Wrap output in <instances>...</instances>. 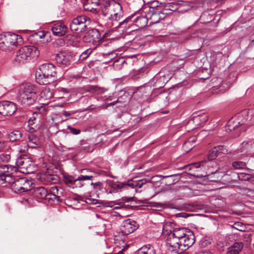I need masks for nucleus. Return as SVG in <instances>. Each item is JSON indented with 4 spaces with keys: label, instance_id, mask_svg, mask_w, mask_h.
I'll list each match as a JSON object with an SVG mask.
<instances>
[{
    "label": "nucleus",
    "instance_id": "obj_8",
    "mask_svg": "<svg viewBox=\"0 0 254 254\" xmlns=\"http://www.w3.org/2000/svg\"><path fill=\"white\" fill-rule=\"evenodd\" d=\"M90 19L84 15H81L74 18L69 25L71 31L79 33L85 31L87 26L90 23Z\"/></svg>",
    "mask_w": 254,
    "mask_h": 254
},
{
    "label": "nucleus",
    "instance_id": "obj_1",
    "mask_svg": "<svg viewBox=\"0 0 254 254\" xmlns=\"http://www.w3.org/2000/svg\"><path fill=\"white\" fill-rule=\"evenodd\" d=\"M100 11L108 21L107 27H113L117 22L122 19L124 11L121 4L115 0H103L101 3Z\"/></svg>",
    "mask_w": 254,
    "mask_h": 254
},
{
    "label": "nucleus",
    "instance_id": "obj_40",
    "mask_svg": "<svg viewBox=\"0 0 254 254\" xmlns=\"http://www.w3.org/2000/svg\"><path fill=\"white\" fill-rule=\"evenodd\" d=\"M218 151L216 147H214L208 153L207 158L209 160L215 159L219 155Z\"/></svg>",
    "mask_w": 254,
    "mask_h": 254
},
{
    "label": "nucleus",
    "instance_id": "obj_49",
    "mask_svg": "<svg viewBox=\"0 0 254 254\" xmlns=\"http://www.w3.org/2000/svg\"><path fill=\"white\" fill-rule=\"evenodd\" d=\"M93 178V176L91 175H80L78 178H77V180L78 182L83 181L85 180H91Z\"/></svg>",
    "mask_w": 254,
    "mask_h": 254
},
{
    "label": "nucleus",
    "instance_id": "obj_54",
    "mask_svg": "<svg viewBox=\"0 0 254 254\" xmlns=\"http://www.w3.org/2000/svg\"><path fill=\"white\" fill-rule=\"evenodd\" d=\"M124 183L125 184V186H127L132 189H135V180H129Z\"/></svg>",
    "mask_w": 254,
    "mask_h": 254
},
{
    "label": "nucleus",
    "instance_id": "obj_35",
    "mask_svg": "<svg viewBox=\"0 0 254 254\" xmlns=\"http://www.w3.org/2000/svg\"><path fill=\"white\" fill-rule=\"evenodd\" d=\"M40 96L44 100L50 99L53 97V92L49 88H45L41 92Z\"/></svg>",
    "mask_w": 254,
    "mask_h": 254
},
{
    "label": "nucleus",
    "instance_id": "obj_38",
    "mask_svg": "<svg viewBox=\"0 0 254 254\" xmlns=\"http://www.w3.org/2000/svg\"><path fill=\"white\" fill-rule=\"evenodd\" d=\"M238 177L239 180L243 181H248L251 182H254V175L241 173L238 174Z\"/></svg>",
    "mask_w": 254,
    "mask_h": 254
},
{
    "label": "nucleus",
    "instance_id": "obj_58",
    "mask_svg": "<svg viewBox=\"0 0 254 254\" xmlns=\"http://www.w3.org/2000/svg\"><path fill=\"white\" fill-rule=\"evenodd\" d=\"M5 143L4 142L0 141V151L4 147Z\"/></svg>",
    "mask_w": 254,
    "mask_h": 254
},
{
    "label": "nucleus",
    "instance_id": "obj_45",
    "mask_svg": "<svg viewBox=\"0 0 254 254\" xmlns=\"http://www.w3.org/2000/svg\"><path fill=\"white\" fill-rule=\"evenodd\" d=\"M219 154H227L228 153V150L227 147L224 145H218L216 146Z\"/></svg>",
    "mask_w": 254,
    "mask_h": 254
},
{
    "label": "nucleus",
    "instance_id": "obj_56",
    "mask_svg": "<svg viewBox=\"0 0 254 254\" xmlns=\"http://www.w3.org/2000/svg\"><path fill=\"white\" fill-rule=\"evenodd\" d=\"M72 113L69 112L64 111L62 113V115H64L66 117H68L71 115Z\"/></svg>",
    "mask_w": 254,
    "mask_h": 254
},
{
    "label": "nucleus",
    "instance_id": "obj_59",
    "mask_svg": "<svg viewBox=\"0 0 254 254\" xmlns=\"http://www.w3.org/2000/svg\"><path fill=\"white\" fill-rule=\"evenodd\" d=\"M56 198H54L53 196H48L46 198H45V199L48 200V201L51 200H54Z\"/></svg>",
    "mask_w": 254,
    "mask_h": 254
},
{
    "label": "nucleus",
    "instance_id": "obj_51",
    "mask_svg": "<svg viewBox=\"0 0 254 254\" xmlns=\"http://www.w3.org/2000/svg\"><path fill=\"white\" fill-rule=\"evenodd\" d=\"M91 185L93 186L94 189L96 190H101L103 188V184L100 182H98L95 183H92Z\"/></svg>",
    "mask_w": 254,
    "mask_h": 254
},
{
    "label": "nucleus",
    "instance_id": "obj_46",
    "mask_svg": "<svg viewBox=\"0 0 254 254\" xmlns=\"http://www.w3.org/2000/svg\"><path fill=\"white\" fill-rule=\"evenodd\" d=\"M92 53V50L90 49L85 50L83 52L79 58V60H83L86 59Z\"/></svg>",
    "mask_w": 254,
    "mask_h": 254
},
{
    "label": "nucleus",
    "instance_id": "obj_13",
    "mask_svg": "<svg viewBox=\"0 0 254 254\" xmlns=\"http://www.w3.org/2000/svg\"><path fill=\"white\" fill-rule=\"evenodd\" d=\"M17 110L16 104L8 101L0 102V114L4 116H11Z\"/></svg>",
    "mask_w": 254,
    "mask_h": 254
},
{
    "label": "nucleus",
    "instance_id": "obj_23",
    "mask_svg": "<svg viewBox=\"0 0 254 254\" xmlns=\"http://www.w3.org/2000/svg\"><path fill=\"white\" fill-rule=\"evenodd\" d=\"M34 195L37 199H45L49 196L47 190L42 187L36 188L34 189Z\"/></svg>",
    "mask_w": 254,
    "mask_h": 254
},
{
    "label": "nucleus",
    "instance_id": "obj_61",
    "mask_svg": "<svg viewBox=\"0 0 254 254\" xmlns=\"http://www.w3.org/2000/svg\"><path fill=\"white\" fill-rule=\"evenodd\" d=\"M118 100L116 101H114V102H113L112 103H110L109 104V106H113V105H115L117 102H118Z\"/></svg>",
    "mask_w": 254,
    "mask_h": 254
},
{
    "label": "nucleus",
    "instance_id": "obj_48",
    "mask_svg": "<svg viewBox=\"0 0 254 254\" xmlns=\"http://www.w3.org/2000/svg\"><path fill=\"white\" fill-rule=\"evenodd\" d=\"M233 227L240 231H245V226L243 225L242 223L239 222H235L234 224Z\"/></svg>",
    "mask_w": 254,
    "mask_h": 254
},
{
    "label": "nucleus",
    "instance_id": "obj_57",
    "mask_svg": "<svg viewBox=\"0 0 254 254\" xmlns=\"http://www.w3.org/2000/svg\"><path fill=\"white\" fill-rule=\"evenodd\" d=\"M81 182V181L78 182L75 184H74V185L75 186V187H79V188H80V187L83 186V184Z\"/></svg>",
    "mask_w": 254,
    "mask_h": 254
},
{
    "label": "nucleus",
    "instance_id": "obj_12",
    "mask_svg": "<svg viewBox=\"0 0 254 254\" xmlns=\"http://www.w3.org/2000/svg\"><path fill=\"white\" fill-rule=\"evenodd\" d=\"M55 60L59 64L67 66L75 61V56L69 52H61L56 54Z\"/></svg>",
    "mask_w": 254,
    "mask_h": 254
},
{
    "label": "nucleus",
    "instance_id": "obj_39",
    "mask_svg": "<svg viewBox=\"0 0 254 254\" xmlns=\"http://www.w3.org/2000/svg\"><path fill=\"white\" fill-rule=\"evenodd\" d=\"M64 180L66 184L73 185L78 182L77 178H75L73 176L70 175H64Z\"/></svg>",
    "mask_w": 254,
    "mask_h": 254
},
{
    "label": "nucleus",
    "instance_id": "obj_11",
    "mask_svg": "<svg viewBox=\"0 0 254 254\" xmlns=\"http://www.w3.org/2000/svg\"><path fill=\"white\" fill-rule=\"evenodd\" d=\"M208 120V115L206 113H202L193 116L187 123L191 129L197 128L203 125Z\"/></svg>",
    "mask_w": 254,
    "mask_h": 254
},
{
    "label": "nucleus",
    "instance_id": "obj_33",
    "mask_svg": "<svg viewBox=\"0 0 254 254\" xmlns=\"http://www.w3.org/2000/svg\"><path fill=\"white\" fill-rule=\"evenodd\" d=\"M37 122H38V120L34 117V115L29 119L28 124L30 131H35L39 128V126L37 124Z\"/></svg>",
    "mask_w": 254,
    "mask_h": 254
},
{
    "label": "nucleus",
    "instance_id": "obj_2",
    "mask_svg": "<svg viewBox=\"0 0 254 254\" xmlns=\"http://www.w3.org/2000/svg\"><path fill=\"white\" fill-rule=\"evenodd\" d=\"M37 98V88L30 83L21 84L18 87L16 100L24 106L33 105Z\"/></svg>",
    "mask_w": 254,
    "mask_h": 254
},
{
    "label": "nucleus",
    "instance_id": "obj_25",
    "mask_svg": "<svg viewBox=\"0 0 254 254\" xmlns=\"http://www.w3.org/2000/svg\"><path fill=\"white\" fill-rule=\"evenodd\" d=\"M107 90L103 88L98 87L97 85H90L88 86L84 92H82V94H85L87 92H89L92 94H101L104 93Z\"/></svg>",
    "mask_w": 254,
    "mask_h": 254
},
{
    "label": "nucleus",
    "instance_id": "obj_14",
    "mask_svg": "<svg viewBox=\"0 0 254 254\" xmlns=\"http://www.w3.org/2000/svg\"><path fill=\"white\" fill-rule=\"evenodd\" d=\"M137 228V224L136 222L129 219L124 221L120 226L121 233L124 235L131 234Z\"/></svg>",
    "mask_w": 254,
    "mask_h": 254
},
{
    "label": "nucleus",
    "instance_id": "obj_29",
    "mask_svg": "<svg viewBox=\"0 0 254 254\" xmlns=\"http://www.w3.org/2000/svg\"><path fill=\"white\" fill-rule=\"evenodd\" d=\"M148 21V18L144 16H134L133 22H135L136 25L139 28H143L145 27L147 25Z\"/></svg>",
    "mask_w": 254,
    "mask_h": 254
},
{
    "label": "nucleus",
    "instance_id": "obj_42",
    "mask_svg": "<svg viewBox=\"0 0 254 254\" xmlns=\"http://www.w3.org/2000/svg\"><path fill=\"white\" fill-rule=\"evenodd\" d=\"M66 38L72 42L71 44L73 46L78 47L79 46V39L76 36L69 35H67Z\"/></svg>",
    "mask_w": 254,
    "mask_h": 254
},
{
    "label": "nucleus",
    "instance_id": "obj_63",
    "mask_svg": "<svg viewBox=\"0 0 254 254\" xmlns=\"http://www.w3.org/2000/svg\"><path fill=\"white\" fill-rule=\"evenodd\" d=\"M113 55L112 53H104V54H103V56L105 57L107 56H110V55Z\"/></svg>",
    "mask_w": 254,
    "mask_h": 254
},
{
    "label": "nucleus",
    "instance_id": "obj_55",
    "mask_svg": "<svg viewBox=\"0 0 254 254\" xmlns=\"http://www.w3.org/2000/svg\"><path fill=\"white\" fill-rule=\"evenodd\" d=\"M194 144H190L188 145L187 147L184 148V149L186 150V151L188 152L193 147H194Z\"/></svg>",
    "mask_w": 254,
    "mask_h": 254
},
{
    "label": "nucleus",
    "instance_id": "obj_28",
    "mask_svg": "<svg viewBox=\"0 0 254 254\" xmlns=\"http://www.w3.org/2000/svg\"><path fill=\"white\" fill-rule=\"evenodd\" d=\"M135 254H156V252L152 246L145 245L139 249Z\"/></svg>",
    "mask_w": 254,
    "mask_h": 254
},
{
    "label": "nucleus",
    "instance_id": "obj_43",
    "mask_svg": "<svg viewBox=\"0 0 254 254\" xmlns=\"http://www.w3.org/2000/svg\"><path fill=\"white\" fill-rule=\"evenodd\" d=\"M206 163L205 161H202L199 162H197L192 164H191L190 165L187 167V168H189V170H193L194 169L196 168H201L202 166H204V164Z\"/></svg>",
    "mask_w": 254,
    "mask_h": 254
},
{
    "label": "nucleus",
    "instance_id": "obj_9",
    "mask_svg": "<svg viewBox=\"0 0 254 254\" xmlns=\"http://www.w3.org/2000/svg\"><path fill=\"white\" fill-rule=\"evenodd\" d=\"M17 171L16 166L5 164L0 165V184L10 182L13 178L11 174Z\"/></svg>",
    "mask_w": 254,
    "mask_h": 254
},
{
    "label": "nucleus",
    "instance_id": "obj_17",
    "mask_svg": "<svg viewBox=\"0 0 254 254\" xmlns=\"http://www.w3.org/2000/svg\"><path fill=\"white\" fill-rule=\"evenodd\" d=\"M149 17L148 18L149 24H153L158 23L161 20L164 19L165 17V13H162L158 9L150 10L148 13Z\"/></svg>",
    "mask_w": 254,
    "mask_h": 254
},
{
    "label": "nucleus",
    "instance_id": "obj_53",
    "mask_svg": "<svg viewBox=\"0 0 254 254\" xmlns=\"http://www.w3.org/2000/svg\"><path fill=\"white\" fill-rule=\"evenodd\" d=\"M67 128L69 129L70 132L73 134L77 135L80 133V130L79 129L73 128L70 126H68Z\"/></svg>",
    "mask_w": 254,
    "mask_h": 254
},
{
    "label": "nucleus",
    "instance_id": "obj_32",
    "mask_svg": "<svg viewBox=\"0 0 254 254\" xmlns=\"http://www.w3.org/2000/svg\"><path fill=\"white\" fill-rule=\"evenodd\" d=\"M133 18L134 15H132L130 17H127L122 21H118L117 25H115L113 28H116L122 26H123L124 28H126L127 24L130 25L133 22Z\"/></svg>",
    "mask_w": 254,
    "mask_h": 254
},
{
    "label": "nucleus",
    "instance_id": "obj_52",
    "mask_svg": "<svg viewBox=\"0 0 254 254\" xmlns=\"http://www.w3.org/2000/svg\"><path fill=\"white\" fill-rule=\"evenodd\" d=\"M145 183V182L142 180H135V189L141 188Z\"/></svg>",
    "mask_w": 254,
    "mask_h": 254
},
{
    "label": "nucleus",
    "instance_id": "obj_18",
    "mask_svg": "<svg viewBox=\"0 0 254 254\" xmlns=\"http://www.w3.org/2000/svg\"><path fill=\"white\" fill-rule=\"evenodd\" d=\"M101 39L99 31L96 29L88 30L83 37V40L87 43H94L99 41Z\"/></svg>",
    "mask_w": 254,
    "mask_h": 254
},
{
    "label": "nucleus",
    "instance_id": "obj_37",
    "mask_svg": "<svg viewBox=\"0 0 254 254\" xmlns=\"http://www.w3.org/2000/svg\"><path fill=\"white\" fill-rule=\"evenodd\" d=\"M108 185L114 191H118L125 187V184L124 183H116L113 181H109Z\"/></svg>",
    "mask_w": 254,
    "mask_h": 254
},
{
    "label": "nucleus",
    "instance_id": "obj_34",
    "mask_svg": "<svg viewBox=\"0 0 254 254\" xmlns=\"http://www.w3.org/2000/svg\"><path fill=\"white\" fill-rule=\"evenodd\" d=\"M176 4L173 3H167L163 5H162V9L161 10L162 13H165V17L167 14H170L172 11L175 10V6Z\"/></svg>",
    "mask_w": 254,
    "mask_h": 254
},
{
    "label": "nucleus",
    "instance_id": "obj_20",
    "mask_svg": "<svg viewBox=\"0 0 254 254\" xmlns=\"http://www.w3.org/2000/svg\"><path fill=\"white\" fill-rule=\"evenodd\" d=\"M211 175L210 178L214 179L212 180V181L222 182L224 184L230 182L229 176L224 172L216 171L214 173H212Z\"/></svg>",
    "mask_w": 254,
    "mask_h": 254
},
{
    "label": "nucleus",
    "instance_id": "obj_50",
    "mask_svg": "<svg viewBox=\"0 0 254 254\" xmlns=\"http://www.w3.org/2000/svg\"><path fill=\"white\" fill-rule=\"evenodd\" d=\"M10 159V156L9 154H2L0 155V161L7 162Z\"/></svg>",
    "mask_w": 254,
    "mask_h": 254
},
{
    "label": "nucleus",
    "instance_id": "obj_47",
    "mask_svg": "<svg viewBox=\"0 0 254 254\" xmlns=\"http://www.w3.org/2000/svg\"><path fill=\"white\" fill-rule=\"evenodd\" d=\"M196 140L195 136L190 137L183 144V148L187 147L190 144H194Z\"/></svg>",
    "mask_w": 254,
    "mask_h": 254
},
{
    "label": "nucleus",
    "instance_id": "obj_4",
    "mask_svg": "<svg viewBox=\"0 0 254 254\" xmlns=\"http://www.w3.org/2000/svg\"><path fill=\"white\" fill-rule=\"evenodd\" d=\"M39 54V51L37 47L33 46H24L16 52L14 62L17 64H24L31 58H37Z\"/></svg>",
    "mask_w": 254,
    "mask_h": 254
},
{
    "label": "nucleus",
    "instance_id": "obj_26",
    "mask_svg": "<svg viewBox=\"0 0 254 254\" xmlns=\"http://www.w3.org/2000/svg\"><path fill=\"white\" fill-rule=\"evenodd\" d=\"M243 248L242 242L235 243L232 246L229 247L227 251V254H239Z\"/></svg>",
    "mask_w": 254,
    "mask_h": 254
},
{
    "label": "nucleus",
    "instance_id": "obj_5",
    "mask_svg": "<svg viewBox=\"0 0 254 254\" xmlns=\"http://www.w3.org/2000/svg\"><path fill=\"white\" fill-rule=\"evenodd\" d=\"M22 38L20 35L7 33L0 35V49L2 51H10L22 43Z\"/></svg>",
    "mask_w": 254,
    "mask_h": 254
},
{
    "label": "nucleus",
    "instance_id": "obj_36",
    "mask_svg": "<svg viewBox=\"0 0 254 254\" xmlns=\"http://www.w3.org/2000/svg\"><path fill=\"white\" fill-rule=\"evenodd\" d=\"M62 189H59L58 187L55 186L51 188L50 193H48L49 196H53L54 198H58L60 197Z\"/></svg>",
    "mask_w": 254,
    "mask_h": 254
},
{
    "label": "nucleus",
    "instance_id": "obj_24",
    "mask_svg": "<svg viewBox=\"0 0 254 254\" xmlns=\"http://www.w3.org/2000/svg\"><path fill=\"white\" fill-rule=\"evenodd\" d=\"M28 139L27 146L29 148H36L40 144L38 137L34 134L29 133L28 134Z\"/></svg>",
    "mask_w": 254,
    "mask_h": 254
},
{
    "label": "nucleus",
    "instance_id": "obj_44",
    "mask_svg": "<svg viewBox=\"0 0 254 254\" xmlns=\"http://www.w3.org/2000/svg\"><path fill=\"white\" fill-rule=\"evenodd\" d=\"M246 163L243 161H235L232 163V166L235 169H241L246 167Z\"/></svg>",
    "mask_w": 254,
    "mask_h": 254
},
{
    "label": "nucleus",
    "instance_id": "obj_19",
    "mask_svg": "<svg viewBox=\"0 0 254 254\" xmlns=\"http://www.w3.org/2000/svg\"><path fill=\"white\" fill-rule=\"evenodd\" d=\"M167 245L169 247V250L170 251H177L180 249L181 240L173 236L171 234L167 237L166 240Z\"/></svg>",
    "mask_w": 254,
    "mask_h": 254
},
{
    "label": "nucleus",
    "instance_id": "obj_31",
    "mask_svg": "<svg viewBox=\"0 0 254 254\" xmlns=\"http://www.w3.org/2000/svg\"><path fill=\"white\" fill-rule=\"evenodd\" d=\"M22 136V134L19 130H14L9 132L8 138L11 142L19 140Z\"/></svg>",
    "mask_w": 254,
    "mask_h": 254
},
{
    "label": "nucleus",
    "instance_id": "obj_3",
    "mask_svg": "<svg viewBox=\"0 0 254 254\" xmlns=\"http://www.w3.org/2000/svg\"><path fill=\"white\" fill-rule=\"evenodd\" d=\"M56 66L51 63L42 64L36 72V80L41 85H47L51 83L56 74Z\"/></svg>",
    "mask_w": 254,
    "mask_h": 254
},
{
    "label": "nucleus",
    "instance_id": "obj_60",
    "mask_svg": "<svg viewBox=\"0 0 254 254\" xmlns=\"http://www.w3.org/2000/svg\"><path fill=\"white\" fill-rule=\"evenodd\" d=\"M157 2H156V3H157ZM155 3H156V2H153L152 4H154V6L157 7V9H158L159 10L160 9H161L162 8V5L158 6V5H156V4H155Z\"/></svg>",
    "mask_w": 254,
    "mask_h": 254
},
{
    "label": "nucleus",
    "instance_id": "obj_16",
    "mask_svg": "<svg viewBox=\"0 0 254 254\" xmlns=\"http://www.w3.org/2000/svg\"><path fill=\"white\" fill-rule=\"evenodd\" d=\"M195 242V236L192 231L188 232L182 239H181L180 249L183 251L188 250L193 245Z\"/></svg>",
    "mask_w": 254,
    "mask_h": 254
},
{
    "label": "nucleus",
    "instance_id": "obj_22",
    "mask_svg": "<svg viewBox=\"0 0 254 254\" xmlns=\"http://www.w3.org/2000/svg\"><path fill=\"white\" fill-rule=\"evenodd\" d=\"M100 0H86L83 4L84 10L89 11H93L96 9V7L99 4Z\"/></svg>",
    "mask_w": 254,
    "mask_h": 254
},
{
    "label": "nucleus",
    "instance_id": "obj_7",
    "mask_svg": "<svg viewBox=\"0 0 254 254\" xmlns=\"http://www.w3.org/2000/svg\"><path fill=\"white\" fill-rule=\"evenodd\" d=\"M15 164L17 170L19 169V171L22 173L31 174L36 170V167L32 159L27 155L18 158Z\"/></svg>",
    "mask_w": 254,
    "mask_h": 254
},
{
    "label": "nucleus",
    "instance_id": "obj_64",
    "mask_svg": "<svg viewBox=\"0 0 254 254\" xmlns=\"http://www.w3.org/2000/svg\"><path fill=\"white\" fill-rule=\"evenodd\" d=\"M116 254H124L123 253V250L120 251L118 253Z\"/></svg>",
    "mask_w": 254,
    "mask_h": 254
},
{
    "label": "nucleus",
    "instance_id": "obj_62",
    "mask_svg": "<svg viewBox=\"0 0 254 254\" xmlns=\"http://www.w3.org/2000/svg\"><path fill=\"white\" fill-rule=\"evenodd\" d=\"M61 91L64 93H67L68 92L67 89L65 88H62Z\"/></svg>",
    "mask_w": 254,
    "mask_h": 254
},
{
    "label": "nucleus",
    "instance_id": "obj_30",
    "mask_svg": "<svg viewBox=\"0 0 254 254\" xmlns=\"http://www.w3.org/2000/svg\"><path fill=\"white\" fill-rule=\"evenodd\" d=\"M175 225L173 223H166L162 227V233L163 235L169 236L173 233V228Z\"/></svg>",
    "mask_w": 254,
    "mask_h": 254
},
{
    "label": "nucleus",
    "instance_id": "obj_10",
    "mask_svg": "<svg viewBox=\"0 0 254 254\" xmlns=\"http://www.w3.org/2000/svg\"><path fill=\"white\" fill-rule=\"evenodd\" d=\"M247 112L244 111L239 114L237 116L232 118L228 122L225 130L228 131L236 130L240 126L245 124V121L242 119L244 115H247Z\"/></svg>",
    "mask_w": 254,
    "mask_h": 254
},
{
    "label": "nucleus",
    "instance_id": "obj_27",
    "mask_svg": "<svg viewBox=\"0 0 254 254\" xmlns=\"http://www.w3.org/2000/svg\"><path fill=\"white\" fill-rule=\"evenodd\" d=\"M189 231L184 227H179L178 226H175L173 230V236L179 238L180 240L182 239Z\"/></svg>",
    "mask_w": 254,
    "mask_h": 254
},
{
    "label": "nucleus",
    "instance_id": "obj_41",
    "mask_svg": "<svg viewBox=\"0 0 254 254\" xmlns=\"http://www.w3.org/2000/svg\"><path fill=\"white\" fill-rule=\"evenodd\" d=\"M85 202L91 204H103V201L91 198V195H87Z\"/></svg>",
    "mask_w": 254,
    "mask_h": 254
},
{
    "label": "nucleus",
    "instance_id": "obj_21",
    "mask_svg": "<svg viewBox=\"0 0 254 254\" xmlns=\"http://www.w3.org/2000/svg\"><path fill=\"white\" fill-rule=\"evenodd\" d=\"M41 179L47 184H56L59 181V178L58 175L51 174L49 171L43 174Z\"/></svg>",
    "mask_w": 254,
    "mask_h": 254
},
{
    "label": "nucleus",
    "instance_id": "obj_15",
    "mask_svg": "<svg viewBox=\"0 0 254 254\" xmlns=\"http://www.w3.org/2000/svg\"><path fill=\"white\" fill-rule=\"evenodd\" d=\"M51 30L55 36L62 37L67 33V27L63 21H58L53 24Z\"/></svg>",
    "mask_w": 254,
    "mask_h": 254
},
{
    "label": "nucleus",
    "instance_id": "obj_6",
    "mask_svg": "<svg viewBox=\"0 0 254 254\" xmlns=\"http://www.w3.org/2000/svg\"><path fill=\"white\" fill-rule=\"evenodd\" d=\"M12 181L7 183L11 184V188L15 193H21L30 190L33 185L32 180L27 178H13Z\"/></svg>",
    "mask_w": 254,
    "mask_h": 254
}]
</instances>
